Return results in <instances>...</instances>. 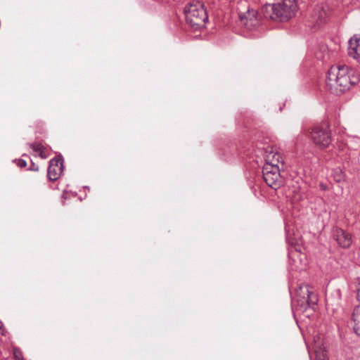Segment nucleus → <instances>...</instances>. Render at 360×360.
I'll return each instance as SVG.
<instances>
[{"label":"nucleus","mask_w":360,"mask_h":360,"mask_svg":"<svg viewBox=\"0 0 360 360\" xmlns=\"http://www.w3.org/2000/svg\"><path fill=\"white\" fill-rule=\"evenodd\" d=\"M359 80V75L347 65H334L328 71L326 86L332 94L339 95L349 90Z\"/></svg>","instance_id":"1"},{"label":"nucleus","mask_w":360,"mask_h":360,"mask_svg":"<svg viewBox=\"0 0 360 360\" xmlns=\"http://www.w3.org/2000/svg\"><path fill=\"white\" fill-rule=\"evenodd\" d=\"M186 20L188 24L194 29L204 27L208 19L207 11L203 4L198 1H192L184 8Z\"/></svg>","instance_id":"2"},{"label":"nucleus","mask_w":360,"mask_h":360,"mask_svg":"<svg viewBox=\"0 0 360 360\" xmlns=\"http://www.w3.org/2000/svg\"><path fill=\"white\" fill-rule=\"evenodd\" d=\"M272 12L269 17L274 20L288 21L293 18L297 11L295 0H283L281 2L269 5L266 7Z\"/></svg>","instance_id":"3"},{"label":"nucleus","mask_w":360,"mask_h":360,"mask_svg":"<svg viewBox=\"0 0 360 360\" xmlns=\"http://www.w3.org/2000/svg\"><path fill=\"white\" fill-rule=\"evenodd\" d=\"M309 136L313 143L320 148H327L331 142L330 130L327 122L313 127Z\"/></svg>","instance_id":"4"},{"label":"nucleus","mask_w":360,"mask_h":360,"mask_svg":"<svg viewBox=\"0 0 360 360\" xmlns=\"http://www.w3.org/2000/svg\"><path fill=\"white\" fill-rule=\"evenodd\" d=\"M297 302L302 306H314L317 302L316 295L310 290L309 285H300L295 292Z\"/></svg>","instance_id":"5"},{"label":"nucleus","mask_w":360,"mask_h":360,"mask_svg":"<svg viewBox=\"0 0 360 360\" xmlns=\"http://www.w3.org/2000/svg\"><path fill=\"white\" fill-rule=\"evenodd\" d=\"M263 176L266 184L276 190L281 184L280 167H269L263 166Z\"/></svg>","instance_id":"6"},{"label":"nucleus","mask_w":360,"mask_h":360,"mask_svg":"<svg viewBox=\"0 0 360 360\" xmlns=\"http://www.w3.org/2000/svg\"><path fill=\"white\" fill-rule=\"evenodd\" d=\"M63 170L62 161L58 158H53L50 160L48 167L47 175L49 180L54 181L61 175Z\"/></svg>","instance_id":"7"},{"label":"nucleus","mask_w":360,"mask_h":360,"mask_svg":"<svg viewBox=\"0 0 360 360\" xmlns=\"http://www.w3.org/2000/svg\"><path fill=\"white\" fill-rule=\"evenodd\" d=\"M265 164L264 166L269 167H280L283 165V158L280 153L274 151L272 148H268L264 155Z\"/></svg>","instance_id":"8"},{"label":"nucleus","mask_w":360,"mask_h":360,"mask_svg":"<svg viewBox=\"0 0 360 360\" xmlns=\"http://www.w3.org/2000/svg\"><path fill=\"white\" fill-rule=\"evenodd\" d=\"M333 238L336 240L338 245L342 248H349L352 243V239L350 233L345 231L344 230L335 228L333 230Z\"/></svg>","instance_id":"9"},{"label":"nucleus","mask_w":360,"mask_h":360,"mask_svg":"<svg viewBox=\"0 0 360 360\" xmlns=\"http://www.w3.org/2000/svg\"><path fill=\"white\" fill-rule=\"evenodd\" d=\"M327 6L324 5H318L313 11L311 15V20L313 26L319 25L323 23L328 17Z\"/></svg>","instance_id":"10"},{"label":"nucleus","mask_w":360,"mask_h":360,"mask_svg":"<svg viewBox=\"0 0 360 360\" xmlns=\"http://www.w3.org/2000/svg\"><path fill=\"white\" fill-rule=\"evenodd\" d=\"M348 53L354 58L360 56V36L355 34L349 39Z\"/></svg>","instance_id":"11"},{"label":"nucleus","mask_w":360,"mask_h":360,"mask_svg":"<svg viewBox=\"0 0 360 360\" xmlns=\"http://www.w3.org/2000/svg\"><path fill=\"white\" fill-rule=\"evenodd\" d=\"M240 20L249 29L252 28L259 24V19L257 16V12L253 9L248 10L247 15H245L244 17L241 16Z\"/></svg>","instance_id":"12"},{"label":"nucleus","mask_w":360,"mask_h":360,"mask_svg":"<svg viewBox=\"0 0 360 360\" xmlns=\"http://www.w3.org/2000/svg\"><path fill=\"white\" fill-rule=\"evenodd\" d=\"M352 321L354 332L360 335V304L356 306L352 311Z\"/></svg>","instance_id":"13"},{"label":"nucleus","mask_w":360,"mask_h":360,"mask_svg":"<svg viewBox=\"0 0 360 360\" xmlns=\"http://www.w3.org/2000/svg\"><path fill=\"white\" fill-rule=\"evenodd\" d=\"M316 358L318 360H326L327 358V352L326 350L319 348L315 350Z\"/></svg>","instance_id":"14"},{"label":"nucleus","mask_w":360,"mask_h":360,"mask_svg":"<svg viewBox=\"0 0 360 360\" xmlns=\"http://www.w3.org/2000/svg\"><path fill=\"white\" fill-rule=\"evenodd\" d=\"M29 146L34 152L37 153H39L44 148L41 143H30Z\"/></svg>","instance_id":"15"},{"label":"nucleus","mask_w":360,"mask_h":360,"mask_svg":"<svg viewBox=\"0 0 360 360\" xmlns=\"http://www.w3.org/2000/svg\"><path fill=\"white\" fill-rule=\"evenodd\" d=\"M356 297L358 301L360 302V277L356 279Z\"/></svg>","instance_id":"16"},{"label":"nucleus","mask_w":360,"mask_h":360,"mask_svg":"<svg viewBox=\"0 0 360 360\" xmlns=\"http://www.w3.org/2000/svg\"><path fill=\"white\" fill-rule=\"evenodd\" d=\"M17 165H18V167L22 168V167H26L27 162H26L25 160H24L22 159H20V160H18Z\"/></svg>","instance_id":"17"},{"label":"nucleus","mask_w":360,"mask_h":360,"mask_svg":"<svg viewBox=\"0 0 360 360\" xmlns=\"http://www.w3.org/2000/svg\"><path fill=\"white\" fill-rule=\"evenodd\" d=\"M14 356H15V360H22L23 359V357L22 356L21 353L18 351L14 352Z\"/></svg>","instance_id":"18"},{"label":"nucleus","mask_w":360,"mask_h":360,"mask_svg":"<svg viewBox=\"0 0 360 360\" xmlns=\"http://www.w3.org/2000/svg\"><path fill=\"white\" fill-rule=\"evenodd\" d=\"M29 169L32 171H38L39 167L37 165H35L33 162H32V165Z\"/></svg>","instance_id":"19"},{"label":"nucleus","mask_w":360,"mask_h":360,"mask_svg":"<svg viewBox=\"0 0 360 360\" xmlns=\"http://www.w3.org/2000/svg\"><path fill=\"white\" fill-rule=\"evenodd\" d=\"M39 155L43 159L46 158V155L44 154V148L39 153Z\"/></svg>","instance_id":"20"},{"label":"nucleus","mask_w":360,"mask_h":360,"mask_svg":"<svg viewBox=\"0 0 360 360\" xmlns=\"http://www.w3.org/2000/svg\"><path fill=\"white\" fill-rule=\"evenodd\" d=\"M297 269H300V270H302V269H303V267H302V266H297Z\"/></svg>","instance_id":"21"}]
</instances>
